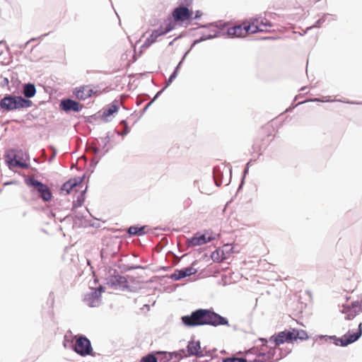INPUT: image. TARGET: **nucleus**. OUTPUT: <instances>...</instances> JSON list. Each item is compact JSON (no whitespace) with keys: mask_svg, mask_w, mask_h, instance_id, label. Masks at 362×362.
Returning a JSON list of instances; mask_svg holds the SVG:
<instances>
[{"mask_svg":"<svg viewBox=\"0 0 362 362\" xmlns=\"http://www.w3.org/2000/svg\"><path fill=\"white\" fill-rule=\"evenodd\" d=\"M180 320L182 324L187 328L206 325L214 327L230 326L228 318L215 312L213 308H197L190 314L182 316Z\"/></svg>","mask_w":362,"mask_h":362,"instance_id":"f257e3e1","label":"nucleus"},{"mask_svg":"<svg viewBox=\"0 0 362 362\" xmlns=\"http://www.w3.org/2000/svg\"><path fill=\"white\" fill-rule=\"evenodd\" d=\"M192 0H180L178 6L173 8L171 13L167 18V23L187 28L192 23V16L194 12L192 8Z\"/></svg>","mask_w":362,"mask_h":362,"instance_id":"f03ea898","label":"nucleus"},{"mask_svg":"<svg viewBox=\"0 0 362 362\" xmlns=\"http://www.w3.org/2000/svg\"><path fill=\"white\" fill-rule=\"evenodd\" d=\"M34 105L32 100L23 98L17 90L4 95L0 99V112L1 113L21 111Z\"/></svg>","mask_w":362,"mask_h":362,"instance_id":"7ed1b4c3","label":"nucleus"},{"mask_svg":"<svg viewBox=\"0 0 362 362\" xmlns=\"http://www.w3.org/2000/svg\"><path fill=\"white\" fill-rule=\"evenodd\" d=\"M361 336L362 322H360L356 331L349 330L341 337H337L335 335L329 336L323 334L317 335L315 337L316 339H325L326 341H332L336 346L345 347L358 341Z\"/></svg>","mask_w":362,"mask_h":362,"instance_id":"20e7f679","label":"nucleus"},{"mask_svg":"<svg viewBox=\"0 0 362 362\" xmlns=\"http://www.w3.org/2000/svg\"><path fill=\"white\" fill-rule=\"evenodd\" d=\"M24 181L28 187L33 188L32 191L35 192L37 197L42 202L47 203L52 200L53 194L47 185L33 177H25Z\"/></svg>","mask_w":362,"mask_h":362,"instance_id":"39448f33","label":"nucleus"},{"mask_svg":"<svg viewBox=\"0 0 362 362\" xmlns=\"http://www.w3.org/2000/svg\"><path fill=\"white\" fill-rule=\"evenodd\" d=\"M277 348L276 347H270L269 350L266 352L259 351L256 346H254L248 350L247 354H251L256 355V358L250 362H276L280 359L286 357L290 352L291 350L288 349L285 352H283L281 349H279V357L274 360V357L276 355Z\"/></svg>","mask_w":362,"mask_h":362,"instance_id":"423d86ee","label":"nucleus"},{"mask_svg":"<svg viewBox=\"0 0 362 362\" xmlns=\"http://www.w3.org/2000/svg\"><path fill=\"white\" fill-rule=\"evenodd\" d=\"M75 337L76 339L74 344L75 353L82 357L96 355V353L93 351L90 340L86 336L78 334Z\"/></svg>","mask_w":362,"mask_h":362,"instance_id":"0eeeda50","label":"nucleus"},{"mask_svg":"<svg viewBox=\"0 0 362 362\" xmlns=\"http://www.w3.org/2000/svg\"><path fill=\"white\" fill-rule=\"evenodd\" d=\"M106 284L112 288H120L122 291L127 290L132 291L127 279L118 274V272L115 269L114 274L109 275L106 278Z\"/></svg>","mask_w":362,"mask_h":362,"instance_id":"6e6552de","label":"nucleus"},{"mask_svg":"<svg viewBox=\"0 0 362 362\" xmlns=\"http://www.w3.org/2000/svg\"><path fill=\"white\" fill-rule=\"evenodd\" d=\"M224 174L228 175V181L225 183V185H228L232 178V168H227L226 165L223 168L220 166H215L213 168V179L216 187H220L224 183L223 175Z\"/></svg>","mask_w":362,"mask_h":362,"instance_id":"1a4fd4ad","label":"nucleus"},{"mask_svg":"<svg viewBox=\"0 0 362 362\" xmlns=\"http://www.w3.org/2000/svg\"><path fill=\"white\" fill-rule=\"evenodd\" d=\"M269 341L276 346H280L285 343L293 344V333L291 327L289 329H285L281 332H279L272 335L269 337Z\"/></svg>","mask_w":362,"mask_h":362,"instance_id":"9d476101","label":"nucleus"},{"mask_svg":"<svg viewBox=\"0 0 362 362\" xmlns=\"http://www.w3.org/2000/svg\"><path fill=\"white\" fill-rule=\"evenodd\" d=\"M156 356L158 358V362H170L173 359H179L185 358V349H180L175 351H156Z\"/></svg>","mask_w":362,"mask_h":362,"instance_id":"9b49d317","label":"nucleus"},{"mask_svg":"<svg viewBox=\"0 0 362 362\" xmlns=\"http://www.w3.org/2000/svg\"><path fill=\"white\" fill-rule=\"evenodd\" d=\"M209 230H204V232H196L192 237L187 239V246L188 247H192L202 245L211 242V238H206V235H209Z\"/></svg>","mask_w":362,"mask_h":362,"instance_id":"f8f14e48","label":"nucleus"},{"mask_svg":"<svg viewBox=\"0 0 362 362\" xmlns=\"http://www.w3.org/2000/svg\"><path fill=\"white\" fill-rule=\"evenodd\" d=\"M83 107V104L70 98L62 99L59 104L60 110L66 114L71 112H79Z\"/></svg>","mask_w":362,"mask_h":362,"instance_id":"ddd939ff","label":"nucleus"},{"mask_svg":"<svg viewBox=\"0 0 362 362\" xmlns=\"http://www.w3.org/2000/svg\"><path fill=\"white\" fill-rule=\"evenodd\" d=\"M5 163L8 168L11 170L15 160H24V151L22 149L11 148L6 151L4 153Z\"/></svg>","mask_w":362,"mask_h":362,"instance_id":"4468645a","label":"nucleus"},{"mask_svg":"<svg viewBox=\"0 0 362 362\" xmlns=\"http://www.w3.org/2000/svg\"><path fill=\"white\" fill-rule=\"evenodd\" d=\"M198 269L193 267H186L182 269H176L174 272L170 275H165V277H168L173 281H180L186 277L190 276L197 274Z\"/></svg>","mask_w":362,"mask_h":362,"instance_id":"2eb2a0df","label":"nucleus"},{"mask_svg":"<svg viewBox=\"0 0 362 362\" xmlns=\"http://www.w3.org/2000/svg\"><path fill=\"white\" fill-rule=\"evenodd\" d=\"M185 358L190 356L202 357L204 353L202 350L199 340H194V337L188 341L185 349Z\"/></svg>","mask_w":362,"mask_h":362,"instance_id":"dca6fc26","label":"nucleus"},{"mask_svg":"<svg viewBox=\"0 0 362 362\" xmlns=\"http://www.w3.org/2000/svg\"><path fill=\"white\" fill-rule=\"evenodd\" d=\"M99 94V90H95L93 88H90V86L76 87L73 90V95L80 100H85L94 95H98Z\"/></svg>","mask_w":362,"mask_h":362,"instance_id":"f3484780","label":"nucleus"},{"mask_svg":"<svg viewBox=\"0 0 362 362\" xmlns=\"http://www.w3.org/2000/svg\"><path fill=\"white\" fill-rule=\"evenodd\" d=\"M119 110V102L117 100H115L111 103L107 105L102 109L103 113L100 115L101 119H103L105 122H110L112 121V117L114 116L115 114H117Z\"/></svg>","mask_w":362,"mask_h":362,"instance_id":"a211bd4d","label":"nucleus"},{"mask_svg":"<svg viewBox=\"0 0 362 362\" xmlns=\"http://www.w3.org/2000/svg\"><path fill=\"white\" fill-rule=\"evenodd\" d=\"M22 96L23 98L31 100L30 99L35 97L37 93L36 86L34 83L27 82L22 83Z\"/></svg>","mask_w":362,"mask_h":362,"instance_id":"6ab92c4d","label":"nucleus"},{"mask_svg":"<svg viewBox=\"0 0 362 362\" xmlns=\"http://www.w3.org/2000/svg\"><path fill=\"white\" fill-rule=\"evenodd\" d=\"M173 30H174V25L170 23H166L165 27L160 25L159 28L152 31L149 37L156 42L159 37L165 35Z\"/></svg>","mask_w":362,"mask_h":362,"instance_id":"aec40b11","label":"nucleus"},{"mask_svg":"<svg viewBox=\"0 0 362 362\" xmlns=\"http://www.w3.org/2000/svg\"><path fill=\"white\" fill-rule=\"evenodd\" d=\"M229 22L223 21H215L214 24V29L212 30L213 33L216 34L217 37L220 36H227L226 30L229 28Z\"/></svg>","mask_w":362,"mask_h":362,"instance_id":"412c9836","label":"nucleus"},{"mask_svg":"<svg viewBox=\"0 0 362 362\" xmlns=\"http://www.w3.org/2000/svg\"><path fill=\"white\" fill-rule=\"evenodd\" d=\"M227 37L229 38L243 37L245 33L242 25L230 26L226 31Z\"/></svg>","mask_w":362,"mask_h":362,"instance_id":"4be33fe9","label":"nucleus"},{"mask_svg":"<svg viewBox=\"0 0 362 362\" xmlns=\"http://www.w3.org/2000/svg\"><path fill=\"white\" fill-rule=\"evenodd\" d=\"M88 293L86 300L88 302V305L90 308L98 307L100 305L101 296L94 289Z\"/></svg>","mask_w":362,"mask_h":362,"instance_id":"5701e85b","label":"nucleus"},{"mask_svg":"<svg viewBox=\"0 0 362 362\" xmlns=\"http://www.w3.org/2000/svg\"><path fill=\"white\" fill-rule=\"evenodd\" d=\"M148 228L147 225H133L129 226L127 228V234L129 235V237L132 236H142L147 233L145 230V229Z\"/></svg>","mask_w":362,"mask_h":362,"instance_id":"b1692460","label":"nucleus"},{"mask_svg":"<svg viewBox=\"0 0 362 362\" xmlns=\"http://www.w3.org/2000/svg\"><path fill=\"white\" fill-rule=\"evenodd\" d=\"M293 333V341H303L309 339L308 334L306 331L297 328H291Z\"/></svg>","mask_w":362,"mask_h":362,"instance_id":"393cba45","label":"nucleus"},{"mask_svg":"<svg viewBox=\"0 0 362 362\" xmlns=\"http://www.w3.org/2000/svg\"><path fill=\"white\" fill-rule=\"evenodd\" d=\"M341 313L346 315V320H352L360 313V312H358V310H354L351 305H344L342 310H341Z\"/></svg>","mask_w":362,"mask_h":362,"instance_id":"a878e982","label":"nucleus"},{"mask_svg":"<svg viewBox=\"0 0 362 362\" xmlns=\"http://www.w3.org/2000/svg\"><path fill=\"white\" fill-rule=\"evenodd\" d=\"M243 31L245 35L248 33H257L264 32V30L259 28V25H255L254 23H250L249 24L243 25Z\"/></svg>","mask_w":362,"mask_h":362,"instance_id":"bb28decb","label":"nucleus"},{"mask_svg":"<svg viewBox=\"0 0 362 362\" xmlns=\"http://www.w3.org/2000/svg\"><path fill=\"white\" fill-rule=\"evenodd\" d=\"M329 16H332V15L329 14V13H324L318 20H317L315 22V23L313 25L308 27L306 28V30L303 31V34H300V35H305L308 30H310L313 28H321L322 24L326 21L327 18Z\"/></svg>","mask_w":362,"mask_h":362,"instance_id":"cd10ccee","label":"nucleus"},{"mask_svg":"<svg viewBox=\"0 0 362 362\" xmlns=\"http://www.w3.org/2000/svg\"><path fill=\"white\" fill-rule=\"evenodd\" d=\"M211 258L214 262H223L226 259V257L223 255L221 249H217L212 252Z\"/></svg>","mask_w":362,"mask_h":362,"instance_id":"c85d7f7f","label":"nucleus"},{"mask_svg":"<svg viewBox=\"0 0 362 362\" xmlns=\"http://www.w3.org/2000/svg\"><path fill=\"white\" fill-rule=\"evenodd\" d=\"M112 148V146H108L98 157H93L90 161V168H92V172H93L95 168L99 163L100 160L103 156H104L106 153L109 152V151Z\"/></svg>","mask_w":362,"mask_h":362,"instance_id":"c756f323","label":"nucleus"},{"mask_svg":"<svg viewBox=\"0 0 362 362\" xmlns=\"http://www.w3.org/2000/svg\"><path fill=\"white\" fill-rule=\"evenodd\" d=\"M76 340H74L72 337H68L67 334H65L63 340V346L65 349H69L71 351L75 352L74 344Z\"/></svg>","mask_w":362,"mask_h":362,"instance_id":"7c9ffc66","label":"nucleus"},{"mask_svg":"<svg viewBox=\"0 0 362 362\" xmlns=\"http://www.w3.org/2000/svg\"><path fill=\"white\" fill-rule=\"evenodd\" d=\"M86 177V175L85 173L81 176H76L74 177H71L69 179V180L71 181V184L72 185L74 189L76 187L82 186V183L85 180Z\"/></svg>","mask_w":362,"mask_h":362,"instance_id":"2f4dec72","label":"nucleus"},{"mask_svg":"<svg viewBox=\"0 0 362 362\" xmlns=\"http://www.w3.org/2000/svg\"><path fill=\"white\" fill-rule=\"evenodd\" d=\"M250 162L251 161L247 162L246 163L245 166V168H244V170L243 171V174H242V177H241V180H240V182L239 186H238V189H237V193L239 192L242 189L243 187L245 185V177H246L247 175L249 173V168H250Z\"/></svg>","mask_w":362,"mask_h":362,"instance_id":"473e14b6","label":"nucleus"},{"mask_svg":"<svg viewBox=\"0 0 362 362\" xmlns=\"http://www.w3.org/2000/svg\"><path fill=\"white\" fill-rule=\"evenodd\" d=\"M139 362H158V358L156 356V352L151 351L142 356Z\"/></svg>","mask_w":362,"mask_h":362,"instance_id":"72a5a7b5","label":"nucleus"},{"mask_svg":"<svg viewBox=\"0 0 362 362\" xmlns=\"http://www.w3.org/2000/svg\"><path fill=\"white\" fill-rule=\"evenodd\" d=\"M119 125L121 127H124V132H121L117 129L115 130V132L118 135V136H121L122 137L127 136L129 132H130V128L128 125V122L126 119H122L119 122Z\"/></svg>","mask_w":362,"mask_h":362,"instance_id":"f704fd0d","label":"nucleus"},{"mask_svg":"<svg viewBox=\"0 0 362 362\" xmlns=\"http://www.w3.org/2000/svg\"><path fill=\"white\" fill-rule=\"evenodd\" d=\"M119 268L120 269L122 272H127L134 269H144V267L141 265H129L125 264H120L119 266Z\"/></svg>","mask_w":362,"mask_h":362,"instance_id":"c9c22d12","label":"nucleus"},{"mask_svg":"<svg viewBox=\"0 0 362 362\" xmlns=\"http://www.w3.org/2000/svg\"><path fill=\"white\" fill-rule=\"evenodd\" d=\"M221 252L223 255L226 257V259L229 257L230 254L238 252V251H235L234 246L229 244H225L221 249Z\"/></svg>","mask_w":362,"mask_h":362,"instance_id":"e433bc0d","label":"nucleus"},{"mask_svg":"<svg viewBox=\"0 0 362 362\" xmlns=\"http://www.w3.org/2000/svg\"><path fill=\"white\" fill-rule=\"evenodd\" d=\"M86 201V199L77 196L76 200L73 201L72 202V207L71 208V211H76V210L82 206Z\"/></svg>","mask_w":362,"mask_h":362,"instance_id":"4c0bfd02","label":"nucleus"},{"mask_svg":"<svg viewBox=\"0 0 362 362\" xmlns=\"http://www.w3.org/2000/svg\"><path fill=\"white\" fill-rule=\"evenodd\" d=\"M21 168L22 169H29V168H31L32 170H36L35 168H31L30 165L29 163H28V161H24V160H15V164H13L12 165V168Z\"/></svg>","mask_w":362,"mask_h":362,"instance_id":"58836bf2","label":"nucleus"},{"mask_svg":"<svg viewBox=\"0 0 362 362\" xmlns=\"http://www.w3.org/2000/svg\"><path fill=\"white\" fill-rule=\"evenodd\" d=\"M114 136V134L112 135H110V133L108 132L107 134H106V136L105 137H102L100 139H99V140H100L102 141V148L103 151H105L106 148H107V145L110 143L111 141V138Z\"/></svg>","mask_w":362,"mask_h":362,"instance_id":"ea45409f","label":"nucleus"},{"mask_svg":"<svg viewBox=\"0 0 362 362\" xmlns=\"http://www.w3.org/2000/svg\"><path fill=\"white\" fill-rule=\"evenodd\" d=\"M97 145H100V140L99 139H95V141L93 143V146L91 147L92 150H93V153L94 154V157H98L101 153L103 152V148L97 146Z\"/></svg>","mask_w":362,"mask_h":362,"instance_id":"a19ab883","label":"nucleus"},{"mask_svg":"<svg viewBox=\"0 0 362 362\" xmlns=\"http://www.w3.org/2000/svg\"><path fill=\"white\" fill-rule=\"evenodd\" d=\"M73 190L72 185L71 184V181L69 180L64 182L62 185L60 187V192L65 191V195H68L71 193V192Z\"/></svg>","mask_w":362,"mask_h":362,"instance_id":"79ce46f5","label":"nucleus"},{"mask_svg":"<svg viewBox=\"0 0 362 362\" xmlns=\"http://www.w3.org/2000/svg\"><path fill=\"white\" fill-rule=\"evenodd\" d=\"M243 357H228L222 358L221 362H250Z\"/></svg>","mask_w":362,"mask_h":362,"instance_id":"37998d69","label":"nucleus"},{"mask_svg":"<svg viewBox=\"0 0 362 362\" xmlns=\"http://www.w3.org/2000/svg\"><path fill=\"white\" fill-rule=\"evenodd\" d=\"M75 212V214H69L67 215L64 219H68V218H72V219H78L79 221H84V223H86V221H85V217L83 214V213H81V211H74Z\"/></svg>","mask_w":362,"mask_h":362,"instance_id":"c03bdc74","label":"nucleus"},{"mask_svg":"<svg viewBox=\"0 0 362 362\" xmlns=\"http://www.w3.org/2000/svg\"><path fill=\"white\" fill-rule=\"evenodd\" d=\"M155 40H153L151 37H148L145 42H144V44L141 46L140 47V51H139V55L141 56V54H142V49H147L150 46H151L153 43H155Z\"/></svg>","mask_w":362,"mask_h":362,"instance_id":"a18cd8bd","label":"nucleus"},{"mask_svg":"<svg viewBox=\"0 0 362 362\" xmlns=\"http://www.w3.org/2000/svg\"><path fill=\"white\" fill-rule=\"evenodd\" d=\"M99 119H101L100 115L95 114L85 117V122L89 124H95Z\"/></svg>","mask_w":362,"mask_h":362,"instance_id":"49530a36","label":"nucleus"},{"mask_svg":"<svg viewBox=\"0 0 362 362\" xmlns=\"http://www.w3.org/2000/svg\"><path fill=\"white\" fill-rule=\"evenodd\" d=\"M307 102L332 103V100L328 99L327 98H323V99H321L320 98H311L310 100H304L303 102H300V103H298V105H300V104H303V103H307Z\"/></svg>","mask_w":362,"mask_h":362,"instance_id":"de8ad7c7","label":"nucleus"},{"mask_svg":"<svg viewBox=\"0 0 362 362\" xmlns=\"http://www.w3.org/2000/svg\"><path fill=\"white\" fill-rule=\"evenodd\" d=\"M202 42H204L206 40H212L214 38H217L216 34H206V33H202L201 36L199 37Z\"/></svg>","mask_w":362,"mask_h":362,"instance_id":"09e8293b","label":"nucleus"},{"mask_svg":"<svg viewBox=\"0 0 362 362\" xmlns=\"http://www.w3.org/2000/svg\"><path fill=\"white\" fill-rule=\"evenodd\" d=\"M332 102H340V103H344L351 104V105H362V101L358 102V101H354V100H350L348 99H344V100L336 99V100H332Z\"/></svg>","mask_w":362,"mask_h":362,"instance_id":"8fccbe9b","label":"nucleus"},{"mask_svg":"<svg viewBox=\"0 0 362 362\" xmlns=\"http://www.w3.org/2000/svg\"><path fill=\"white\" fill-rule=\"evenodd\" d=\"M48 35V33H45L44 35H42L41 36L38 37H33L31 39H30L29 40H28L25 43L23 44V45H21L18 46V47L20 49H25L26 48V47L28 46V45L31 42H35L36 40L37 39H40L41 37H43L45 36H47Z\"/></svg>","mask_w":362,"mask_h":362,"instance_id":"3c124183","label":"nucleus"},{"mask_svg":"<svg viewBox=\"0 0 362 362\" xmlns=\"http://www.w3.org/2000/svg\"><path fill=\"white\" fill-rule=\"evenodd\" d=\"M177 74H176L175 71H173L171 73V74L170 75L168 79L166 81V83L165 84V86L163 87L167 88L172 83V82L177 78Z\"/></svg>","mask_w":362,"mask_h":362,"instance_id":"603ef678","label":"nucleus"},{"mask_svg":"<svg viewBox=\"0 0 362 362\" xmlns=\"http://www.w3.org/2000/svg\"><path fill=\"white\" fill-rule=\"evenodd\" d=\"M255 21H257V23H258L257 25H259V28H261V26L262 25L265 27H272V23L265 18L264 19H262L260 23L258 22V20L257 18H255Z\"/></svg>","mask_w":362,"mask_h":362,"instance_id":"864d4df0","label":"nucleus"},{"mask_svg":"<svg viewBox=\"0 0 362 362\" xmlns=\"http://www.w3.org/2000/svg\"><path fill=\"white\" fill-rule=\"evenodd\" d=\"M47 304L49 305V306L50 308H52L54 307V292L53 291H51L49 293L48 298H47Z\"/></svg>","mask_w":362,"mask_h":362,"instance_id":"5fc2aeb1","label":"nucleus"},{"mask_svg":"<svg viewBox=\"0 0 362 362\" xmlns=\"http://www.w3.org/2000/svg\"><path fill=\"white\" fill-rule=\"evenodd\" d=\"M88 226H90L91 227H93V228H99L100 227V223H88V221H86V223H81V225H79L78 226H83V227H86Z\"/></svg>","mask_w":362,"mask_h":362,"instance_id":"6e6d98bb","label":"nucleus"},{"mask_svg":"<svg viewBox=\"0 0 362 362\" xmlns=\"http://www.w3.org/2000/svg\"><path fill=\"white\" fill-rule=\"evenodd\" d=\"M0 86H1V87H3V88H4V87H6V86H8V90L9 91H11V88H10V86H9V80H8V78L7 77H4V78H3V80L0 82Z\"/></svg>","mask_w":362,"mask_h":362,"instance_id":"4d7b16f0","label":"nucleus"},{"mask_svg":"<svg viewBox=\"0 0 362 362\" xmlns=\"http://www.w3.org/2000/svg\"><path fill=\"white\" fill-rule=\"evenodd\" d=\"M49 148L52 151L51 157L48 159V162L51 163L57 156V149L53 146H49Z\"/></svg>","mask_w":362,"mask_h":362,"instance_id":"13d9d810","label":"nucleus"},{"mask_svg":"<svg viewBox=\"0 0 362 362\" xmlns=\"http://www.w3.org/2000/svg\"><path fill=\"white\" fill-rule=\"evenodd\" d=\"M203 16V13L200 10H197L194 12V15L192 16V21L194 20H199L201 18V17Z\"/></svg>","mask_w":362,"mask_h":362,"instance_id":"bf43d9fd","label":"nucleus"},{"mask_svg":"<svg viewBox=\"0 0 362 362\" xmlns=\"http://www.w3.org/2000/svg\"><path fill=\"white\" fill-rule=\"evenodd\" d=\"M166 88L165 87H163L162 89H160L159 91H158L156 95L153 96L152 100L151 102H152V104L160 96V95L164 92V90H165Z\"/></svg>","mask_w":362,"mask_h":362,"instance_id":"052dcab7","label":"nucleus"},{"mask_svg":"<svg viewBox=\"0 0 362 362\" xmlns=\"http://www.w3.org/2000/svg\"><path fill=\"white\" fill-rule=\"evenodd\" d=\"M214 22L208 23L205 24H199L197 28H210L214 27Z\"/></svg>","mask_w":362,"mask_h":362,"instance_id":"680f3d73","label":"nucleus"},{"mask_svg":"<svg viewBox=\"0 0 362 362\" xmlns=\"http://www.w3.org/2000/svg\"><path fill=\"white\" fill-rule=\"evenodd\" d=\"M152 102L148 103L144 107L140 110V117L143 116V115L147 111V110L151 106Z\"/></svg>","mask_w":362,"mask_h":362,"instance_id":"e2e57ef3","label":"nucleus"},{"mask_svg":"<svg viewBox=\"0 0 362 362\" xmlns=\"http://www.w3.org/2000/svg\"><path fill=\"white\" fill-rule=\"evenodd\" d=\"M185 62V59H181L180 61L178 62V64H177V66L175 67L173 71H175L176 74H178L180 69H181V66L182 65V64L184 63Z\"/></svg>","mask_w":362,"mask_h":362,"instance_id":"0e129e2a","label":"nucleus"},{"mask_svg":"<svg viewBox=\"0 0 362 362\" xmlns=\"http://www.w3.org/2000/svg\"><path fill=\"white\" fill-rule=\"evenodd\" d=\"M92 289L95 290L101 296L105 292V288L104 286L100 285L98 287L92 288Z\"/></svg>","mask_w":362,"mask_h":362,"instance_id":"69168bd1","label":"nucleus"},{"mask_svg":"<svg viewBox=\"0 0 362 362\" xmlns=\"http://www.w3.org/2000/svg\"><path fill=\"white\" fill-rule=\"evenodd\" d=\"M209 231V235H206V238H211V241L216 239L217 237L219 236L218 234H215L211 230H208Z\"/></svg>","mask_w":362,"mask_h":362,"instance_id":"338daca9","label":"nucleus"},{"mask_svg":"<svg viewBox=\"0 0 362 362\" xmlns=\"http://www.w3.org/2000/svg\"><path fill=\"white\" fill-rule=\"evenodd\" d=\"M88 188V182H87L85 189L81 190L78 196L81 197L86 199V194L87 193Z\"/></svg>","mask_w":362,"mask_h":362,"instance_id":"774afa93","label":"nucleus"}]
</instances>
